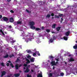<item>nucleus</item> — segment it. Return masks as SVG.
Returning <instances> with one entry per match:
<instances>
[{"instance_id":"49530a36","label":"nucleus","mask_w":77,"mask_h":77,"mask_svg":"<svg viewBox=\"0 0 77 77\" xmlns=\"http://www.w3.org/2000/svg\"><path fill=\"white\" fill-rule=\"evenodd\" d=\"M6 65L7 66H9V63H8L6 64Z\"/></svg>"},{"instance_id":"4d7b16f0","label":"nucleus","mask_w":77,"mask_h":77,"mask_svg":"<svg viewBox=\"0 0 77 77\" xmlns=\"http://www.w3.org/2000/svg\"><path fill=\"white\" fill-rule=\"evenodd\" d=\"M42 29H44V26H42Z\"/></svg>"},{"instance_id":"72a5a7b5","label":"nucleus","mask_w":77,"mask_h":77,"mask_svg":"<svg viewBox=\"0 0 77 77\" xmlns=\"http://www.w3.org/2000/svg\"><path fill=\"white\" fill-rule=\"evenodd\" d=\"M26 11L28 13H31V11H28L27 9H26Z\"/></svg>"},{"instance_id":"1a4fd4ad","label":"nucleus","mask_w":77,"mask_h":77,"mask_svg":"<svg viewBox=\"0 0 77 77\" xmlns=\"http://www.w3.org/2000/svg\"><path fill=\"white\" fill-rule=\"evenodd\" d=\"M14 75L15 76V77H19L20 75V73H16L14 74Z\"/></svg>"},{"instance_id":"5701e85b","label":"nucleus","mask_w":77,"mask_h":77,"mask_svg":"<svg viewBox=\"0 0 77 77\" xmlns=\"http://www.w3.org/2000/svg\"><path fill=\"white\" fill-rule=\"evenodd\" d=\"M16 69H18V65L16 64L15 66Z\"/></svg>"},{"instance_id":"4468645a","label":"nucleus","mask_w":77,"mask_h":77,"mask_svg":"<svg viewBox=\"0 0 77 77\" xmlns=\"http://www.w3.org/2000/svg\"><path fill=\"white\" fill-rule=\"evenodd\" d=\"M56 24H53L52 26V28H53V29H55V28H56Z\"/></svg>"},{"instance_id":"603ef678","label":"nucleus","mask_w":77,"mask_h":77,"mask_svg":"<svg viewBox=\"0 0 77 77\" xmlns=\"http://www.w3.org/2000/svg\"><path fill=\"white\" fill-rule=\"evenodd\" d=\"M2 18V15H0V19H1Z\"/></svg>"},{"instance_id":"6ab92c4d","label":"nucleus","mask_w":77,"mask_h":77,"mask_svg":"<svg viewBox=\"0 0 77 77\" xmlns=\"http://www.w3.org/2000/svg\"><path fill=\"white\" fill-rule=\"evenodd\" d=\"M8 57H9V55L7 54L5 56H4L3 57V58H7Z\"/></svg>"},{"instance_id":"ddd939ff","label":"nucleus","mask_w":77,"mask_h":77,"mask_svg":"<svg viewBox=\"0 0 77 77\" xmlns=\"http://www.w3.org/2000/svg\"><path fill=\"white\" fill-rule=\"evenodd\" d=\"M0 32H1L2 34L3 35H4V36L5 35V33H4V32H3V30H2V29H0Z\"/></svg>"},{"instance_id":"6e6d98bb","label":"nucleus","mask_w":77,"mask_h":77,"mask_svg":"<svg viewBox=\"0 0 77 77\" xmlns=\"http://www.w3.org/2000/svg\"><path fill=\"white\" fill-rule=\"evenodd\" d=\"M7 0L8 2H11V0Z\"/></svg>"},{"instance_id":"774afa93","label":"nucleus","mask_w":77,"mask_h":77,"mask_svg":"<svg viewBox=\"0 0 77 77\" xmlns=\"http://www.w3.org/2000/svg\"><path fill=\"white\" fill-rule=\"evenodd\" d=\"M8 62H9V63H11V62L10 60H9L8 61Z\"/></svg>"},{"instance_id":"6e6552de","label":"nucleus","mask_w":77,"mask_h":77,"mask_svg":"<svg viewBox=\"0 0 77 77\" xmlns=\"http://www.w3.org/2000/svg\"><path fill=\"white\" fill-rule=\"evenodd\" d=\"M74 59H73L72 57H71L69 60V62H73V61H74Z\"/></svg>"},{"instance_id":"412c9836","label":"nucleus","mask_w":77,"mask_h":77,"mask_svg":"<svg viewBox=\"0 0 77 77\" xmlns=\"http://www.w3.org/2000/svg\"><path fill=\"white\" fill-rule=\"evenodd\" d=\"M30 60L31 62H34V58H31Z\"/></svg>"},{"instance_id":"58836bf2","label":"nucleus","mask_w":77,"mask_h":77,"mask_svg":"<svg viewBox=\"0 0 77 77\" xmlns=\"http://www.w3.org/2000/svg\"><path fill=\"white\" fill-rule=\"evenodd\" d=\"M27 53H31V51H30V50H28L27 51Z\"/></svg>"},{"instance_id":"39448f33","label":"nucleus","mask_w":77,"mask_h":77,"mask_svg":"<svg viewBox=\"0 0 77 77\" xmlns=\"http://www.w3.org/2000/svg\"><path fill=\"white\" fill-rule=\"evenodd\" d=\"M30 71V69H29L28 67H26V70L24 71V72H26V73H27V72H29Z\"/></svg>"},{"instance_id":"79ce46f5","label":"nucleus","mask_w":77,"mask_h":77,"mask_svg":"<svg viewBox=\"0 0 77 77\" xmlns=\"http://www.w3.org/2000/svg\"><path fill=\"white\" fill-rule=\"evenodd\" d=\"M54 13H51V16H52V17H54Z\"/></svg>"},{"instance_id":"09e8293b","label":"nucleus","mask_w":77,"mask_h":77,"mask_svg":"<svg viewBox=\"0 0 77 77\" xmlns=\"http://www.w3.org/2000/svg\"><path fill=\"white\" fill-rule=\"evenodd\" d=\"M55 18H59V16H57V15H56L55 16Z\"/></svg>"},{"instance_id":"0eeeda50","label":"nucleus","mask_w":77,"mask_h":77,"mask_svg":"<svg viewBox=\"0 0 77 77\" xmlns=\"http://www.w3.org/2000/svg\"><path fill=\"white\" fill-rule=\"evenodd\" d=\"M54 57L52 56H49V58L50 59H51L52 61H53V59H54Z\"/></svg>"},{"instance_id":"bb28decb","label":"nucleus","mask_w":77,"mask_h":77,"mask_svg":"<svg viewBox=\"0 0 77 77\" xmlns=\"http://www.w3.org/2000/svg\"><path fill=\"white\" fill-rule=\"evenodd\" d=\"M73 48L74 49H77V45H75L73 46Z\"/></svg>"},{"instance_id":"b1692460","label":"nucleus","mask_w":77,"mask_h":77,"mask_svg":"<svg viewBox=\"0 0 77 77\" xmlns=\"http://www.w3.org/2000/svg\"><path fill=\"white\" fill-rule=\"evenodd\" d=\"M38 77H42V74H39L38 75Z\"/></svg>"},{"instance_id":"0e129e2a","label":"nucleus","mask_w":77,"mask_h":77,"mask_svg":"<svg viewBox=\"0 0 77 77\" xmlns=\"http://www.w3.org/2000/svg\"><path fill=\"white\" fill-rule=\"evenodd\" d=\"M21 66H22V65H21V64L20 65H19V67H21Z\"/></svg>"},{"instance_id":"13d9d810","label":"nucleus","mask_w":77,"mask_h":77,"mask_svg":"<svg viewBox=\"0 0 77 77\" xmlns=\"http://www.w3.org/2000/svg\"><path fill=\"white\" fill-rule=\"evenodd\" d=\"M57 63H58V62L56 61V63H55V64H56V65L57 64Z\"/></svg>"},{"instance_id":"5fc2aeb1","label":"nucleus","mask_w":77,"mask_h":77,"mask_svg":"<svg viewBox=\"0 0 77 77\" xmlns=\"http://www.w3.org/2000/svg\"><path fill=\"white\" fill-rule=\"evenodd\" d=\"M11 55L12 57H14V54H11Z\"/></svg>"},{"instance_id":"9d476101","label":"nucleus","mask_w":77,"mask_h":77,"mask_svg":"<svg viewBox=\"0 0 77 77\" xmlns=\"http://www.w3.org/2000/svg\"><path fill=\"white\" fill-rule=\"evenodd\" d=\"M69 33H70V32L69 31H68L66 33V35L67 36H68L69 35Z\"/></svg>"},{"instance_id":"f8f14e48","label":"nucleus","mask_w":77,"mask_h":77,"mask_svg":"<svg viewBox=\"0 0 77 77\" xmlns=\"http://www.w3.org/2000/svg\"><path fill=\"white\" fill-rule=\"evenodd\" d=\"M26 60L27 61V62L26 63V64H29V63H30V60H29V59H26Z\"/></svg>"},{"instance_id":"7c9ffc66","label":"nucleus","mask_w":77,"mask_h":77,"mask_svg":"<svg viewBox=\"0 0 77 77\" xmlns=\"http://www.w3.org/2000/svg\"><path fill=\"white\" fill-rule=\"evenodd\" d=\"M40 3H42L44 5L45 4V1H43V2H42V1H41Z\"/></svg>"},{"instance_id":"a19ab883","label":"nucleus","mask_w":77,"mask_h":77,"mask_svg":"<svg viewBox=\"0 0 77 77\" xmlns=\"http://www.w3.org/2000/svg\"><path fill=\"white\" fill-rule=\"evenodd\" d=\"M27 77H32V75H29L28 74L27 75Z\"/></svg>"},{"instance_id":"c85d7f7f","label":"nucleus","mask_w":77,"mask_h":77,"mask_svg":"<svg viewBox=\"0 0 77 77\" xmlns=\"http://www.w3.org/2000/svg\"><path fill=\"white\" fill-rule=\"evenodd\" d=\"M51 17V15L50 14H47V16H46V17H48V18H50Z\"/></svg>"},{"instance_id":"c9c22d12","label":"nucleus","mask_w":77,"mask_h":77,"mask_svg":"<svg viewBox=\"0 0 77 77\" xmlns=\"http://www.w3.org/2000/svg\"><path fill=\"white\" fill-rule=\"evenodd\" d=\"M18 61H20V60L18 58H17V60L16 61V63H17V62H18Z\"/></svg>"},{"instance_id":"a18cd8bd","label":"nucleus","mask_w":77,"mask_h":77,"mask_svg":"<svg viewBox=\"0 0 77 77\" xmlns=\"http://www.w3.org/2000/svg\"><path fill=\"white\" fill-rule=\"evenodd\" d=\"M53 38L54 39H56V37H55V36H53Z\"/></svg>"},{"instance_id":"393cba45","label":"nucleus","mask_w":77,"mask_h":77,"mask_svg":"<svg viewBox=\"0 0 77 77\" xmlns=\"http://www.w3.org/2000/svg\"><path fill=\"white\" fill-rule=\"evenodd\" d=\"M50 41L51 43L53 42V39L52 38H51L50 40Z\"/></svg>"},{"instance_id":"20e7f679","label":"nucleus","mask_w":77,"mask_h":77,"mask_svg":"<svg viewBox=\"0 0 77 77\" xmlns=\"http://www.w3.org/2000/svg\"><path fill=\"white\" fill-rule=\"evenodd\" d=\"M10 22L11 23H13L14 21V20L12 17H11L9 19Z\"/></svg>"},{"instance_id":"680f3d73","label":"nucleus","mask_w":77,"mask_h":77,"mask_svg":"<svg viewBox=\"0 0 77 77\" xmlns=\"http://www.w3.org/2000/svg\"><path fill=\"white\" fill-rule=\"evenodd\" d=\"M61 21H63V19L62 18H61Z\"/></svg>"},{"instance_id":"c756f323","label":"nucleus","mask_w":77,"mask_h":77,"mask_svg":"<svg viewBox=\"0 0 77 77\" xmlns=\"http://www.w3.org/2000/svg\"><path fill=\"white\" fill-rule=\"evenodd\" d=\"M14 24L15 25H18L17 22H15L14 23Z\"/></svg>"},{"instance_id":"2f4dec72","label":"nucleus","mask_w":77,"mask_h":77,"mask_svg":"<svg viewBox=\"0 0 77 77\" xmlns=\"http://www.w3.org/2000/svg\"><path fill=\"white\" fill-rule=\"evenodd\" d=\"M49 75L50 77H51L53 76V74L51 73L49 74Z\"/></svg>"},{"instance_id":"f3484780","label":"nucleus","mask_w":77,"mask_h":77,"mask_svg":"<svg viewBox=\"0 0 77 77\" xmlns=\"http://www.w3.org/2000/svg\"><path fill=\"white\" fill-rule=\"evenodd\" d=\"M63 39L65 41H67L68 40V38L66 36H64Z\"/></svg>"},{"instance_id":"7ed1b4c3","label":"nucleus","mask_w":77,"mask_h":77,"mask_svg":"<svg viewBox=\"0 0 77 77\" xmlns=\"http://www.w3.org/2000/svg\"><path fill=\"white\" fill-rule=\"evenodd\" d=\"M29 24H30V26H32L35 25V22H33V21H32V22H29Z\"/></svg>"},{"instance_id":"2eb2a0df","label":"nucleus","mask_w":77,"mask_h":77,"mask_svg":"<svg viewBox=\"0 0 77 77\" xmlns=\"http://www.w3.org/2000/svg\"><path fill=\"white\" fill-rule=\"evenodd\" d=\"M35 53H36L38 56H40V53H39V51H36L35 52Z\"/></svg>"},{"instance_id":"f704fd0d","label":"nucleus","mask_w":77,"mask_h":77,"mask_svg":"<svg viewBox=\"0 0 77 77\" xmlns=\"http://www.w3.org/2000/svg\"><path fill=\"white\" fill-rule=\"evenodd\" d=\"M60 75L61 76H63V75H64V73H61Z\"/></svg>"},{"instance_id":"c03bdc74","label":"nucleus","mask_w":77,"mask_h":77,"mask_svg":"<svg viewBox=\"0 0 77 77\" xmlns=\"http://www.w3.org/2000/svg\"><path fill=\"white\" fill-rule=\"evenodd\" d=\"M27 66V64H24L23 65L24 66H25V67Z\"/></svg>"},{"instance_id":"a878e982","label":"nucleus","mask_w":77,"mask_h":77,"mask_svg":"<svg viewBox=\"0 0 77 77\" xmlns=\"http://www.w3.org/2000/svg\"><path fill=\"white\" fill-rule=\"evenodd\" d=\"M1 66H5V64H4V63L2 62L1 63Z\"/></svg>"},{"instance_id":"bf43d9fd","label":"nucleus","mask_w":77,"mask_h":77,"mask_svg":"<svg viewBox=\"0 0 77 77\" xmlns=\"http://www.w3.org/2000/svg\"><path fill=\"white\" fill-rule=\"evenodd\" d=\"M9 28H12V26H9Z\"/></svg>"},{"instance_id":"423d86ee","label":"nucleus","mask_w":77,"mask_h":77,"mask_svg":"<svg viewBox=\"0 0 77 77\" xmlns=\"http://www.w3.org/2000/svg\"><path fill=\"white\" fill-rule=\"evenodd\" d=\"M3 18V20L4 21H8L9 20V19L8 18H7L6 17H4Z\"/></svg>"},{"instance_id":"f257e3e1","label":"nucleus","mask_w":77,"mask_h":77,"mask_svg":"<svg viewBox=\"0 0 77 77\" xmlns=\"http://www.w3.org/2000/svg\"><path fill=\"white\" fill-rule=\"evenodd\" d=\"M1 75L0 76V77H3L4 75H6V72L5 71H3L1 72Z\"/></svg>"},{"instance_id":"338daca9","label":"nucleus","mask_w":77,"mask_h":77,"mask_svg":"<svg viewBox=\"0 0 77 77\" xmlns=\"http://www.w3.org/2000/svg\"><path fill=\"white\" fill-rule=\"evenodd\" d=\"M52 33H55V32H54L53 31L52 32Z\"/></svg>"},{"instance_id":"473e14b6","label":"nucleus","mask_w":77,"mask_h":77,"mask_svg":"<svg viewBox=\"0 0 77 77\" xmlns=\"http://www.w3.org/2000/svg\"><path fill=\"white\" fill-rule=\"evenodd\" d=\"M46 31L47 32H48V33H49V32H50V30L47 29L46 30Z\"/></svg>"},{"instance_id":"9b49d317","label":"nucleus","mask_w":77,"mask_h":77,"mask_svg":"<svg viewBox=\"0 0 77 77\" xmlns=\"http://www.w3.org/2000/svg\"><path fill=\"white\" fill-rule=\"evenodd\" d=\"M60 29H61V27H58L56 28V30L57 32H59L60 30Z\"/></svg>"},{"instance_id":"f03ea898","label":"nucleus","mask_w":77,"mask_h":77,"mask_svg":"<svg viewBox=\"0 0 77 77\" xmlns=\"http://www.w3.org/2000/svg\"><path fill=\"white\" fill-rule=\"evenodd\" d=\"M51 64H52L51 66H54H54H56V64L55 63V61H51Z\"/></svg>"},{"instance_id":"864d4df0","label":"nucleus","mask_w":77,"mask_h":77,"mask_svg":"<svg viewBox=\"0 0 77 77\" xmlns=\"http://www.w3.org/2000/svg\"><path fill=\"white\" fill-rule=\"evenodd\" d=\"M9 57L10 58H12V57L11 55H9Z\"/></svg>"},{"instance_id":"4be33fe9","label":"nucleus","mask_w":77,"mask_h":77,"mask_svg":"<svg viewBox=\"0 0 77 77\" xmlns=\"http://www.w3.org/2000/svg\"><path fill=\"white\" fill-rule=\"evenodd\" d=\"M35 30H37V31H38V30H41V29L39 28H36L35 29Z\"/></svg>"},{"instance_id":"8fccbe9b","label":"nucleus","mask_w":77,"mask_h":77,"mask_svg":"<svg viewBox=\"0 0 77 77\" xmlns=\"http://www.w3.org/2000/svg\"><path fill=\"white\" fill-rule=\"evenodd\" d=\"M30 66V65H28V66H27V68H29Z\"/></svg>"},{"instance_id":"a211bd4d","label":"nucleus","mask_w":77,"mask_h":77,"mask_svg":"<svg viewBox=\"0 0 77 77\" xmlns=\"http://www.w3.org/2000/svg\"><path fill=\"white\" fill-rule=\"evenodd\" d=\"M17 24H21L22 23H23L22 21H17Z\"/></svg>"},{"instance_id":"cd10ccee","label":"nucleus","mask_w":77,"mask_h":77,"mask_svg":"<svg viewBox=\"0 0 77 77\" xmlns=\"http://www.w3.org/2000/svg\"><path fill=\"white\" fill-rule=\"evenodd\" d=\"M10 66L12 67V68H14V65H13V64L12 63L10 64Z\"/></svg>"},{"instance_id":"e433bc0d","label":"nucleus","mask_w":77,"mask_h":77,"mask_svg":"<svg viewBox=\"0 0 77 77\" xmlns=\"http://www.w3.org/2000/svg\"><path fill=\"white\" fill-rule=\"evenodd\" d=\"M15 42H16V40H12L11 41V43H14Z\"/></svg>"},{"instance_id":"37998d69","label":"nucleus","mask_w":77,"mask_h":77,"mask_svg":"<svg viewBox=\"0 0 77 77\" xmlns=\"http://www.w3.org/2000/svg\"><path fill=\"white\" fill-rule=\"evenodd\" d=\"M30 56L29 55L27 57V58H28V59H30Z\"/></svg>"},{"instance_id":"4c0bfd02","label":"nucleus","mask_w":77,"mask_h":77,"mask_svg":"<svg viewBox=\"0 0 77 77\" xmlns=\"http://www.w3.org/2000/svg\"><path fill=\"white\" fill-rule=\"evenodd\" d=\"M10 12H11V13H14V11L12 10H11L10 11Z\"/></svg>"},{"instance_id":"e2e57ef3","label":"nucleus","mask_w":77,"mask_h":77,"mask_svg":"<svg viewBox=\"0 0 77 77\" xmlns=\"http://www.w3.org/2000/svg\"><path fill=\"white\" fill-rule=\"evenodd\" d=\"M54 68H55V67L53 66V69H54Z\"/></svg>"},{"instance_id":"aec40b11","label":"nucleus","mask_w":77,"mask_h":77,"mask_svg":"<svg viewBox=\"0 0 77 77\" xmlns=\"http://www.w3.org/2000/svg\"><path fill=\"white\" fill-rule=\"evenodd\" d=\"M31 28L33 30H34V29H35V28H36L35 26H30Z\"/></svg>"},{"instance_id":"ea45409f","label":"nucleus","mask_w":77,"mask_h":77,"mask_svg":"<svg viewBox=\"0 0 77 77\" xmlns=\"http://www.w3.org/2000/svg\"><path fill=\"white\" fill-rule=\"evenodd\" d=\"M36 55V53H34L33 54V56H35Z\"/></svg>"},{"instance_id":"3c124183","label":"nucleus","mask_w":77,"mask_h":77,"mask_svg":"<svg viewBox=\"0 0 77 77\" xmlns=\"http://www.w3.org/2000/svg\"><path fill=\"white\" fill-rule=\"evenodd\" d=\"M59 58H57V59H56V60L57 61H59Z\"/></svg>"},{"instance_id":"de8ad7c7","label":"nucleus","mask_w":77,"mask_h":77,"mask_svg":"<svg viewBox=\"0 0 77 77\" xmlns=\"http://www.w3.org/2000/svg\"><path fill=\"white\" fill-rule=\"evenodd\" d=\"M32 38H28V40L29 41H31V40H32Z\"/></svg>"},{"instance_id":"052dcab7","label":"nucleus","mask_w":77,"mask_h":77,"mask_svg":"<svg viewBox=\"0 0 77 77\" xmlns=\"http://www.w3.org/2000/svg\"><path fill=\"white\" fill-rule=\"evenodd\" d=\"M63 15V14H60L59 15V16H62Z\"/></svg>"},{"instance_id":"dca6fc26","label":"nucleus","mask_w":77,"mask_h":77,"mask_svg":"<svg viewBox=\"0 0 77 77\" xmlns=\"http://www.w3.org/2000/svg\"><path fill=\"white\" fill-rule=\"evenodd\" d=\"M36 42L38 44H39V43L40 42V39H37V40H36Z\"/></svg>"},{"instance_id":"69168bd1","label":"nucleus","mask_w":77,"mask_h":77,"mask_svg":"<svg viewBox=\"0 0 77 77\" xmlns=\"http://www.w3.org/2000/svg\"><path fill=\"white\" fill-rule=\"evenodd\" d=\"M68 56H69V57H70L71 56V55L69 54L68 55Z\"/></svg>"}]
</instances>
